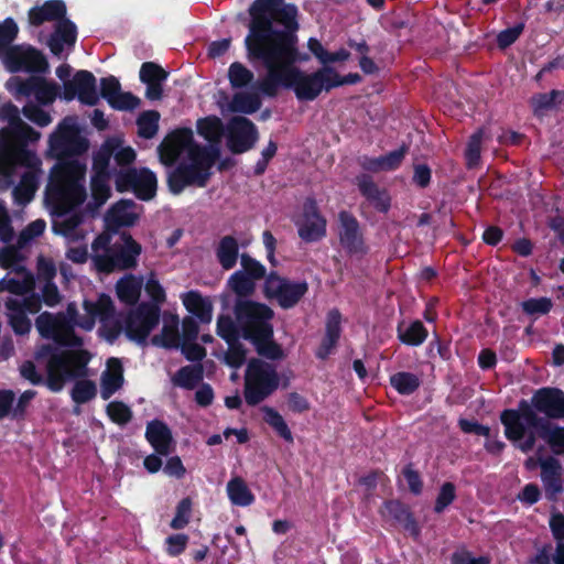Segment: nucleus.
<instances>
[{
  "instance_id": "nucleus-1",
  "label": "nucleus",
  "mask_w": 564,
  "mask_h": 564,
  "mask_svg": "<svg viewBox=\"0 0 564 564\" xmlns=\"http://www.w3.org/2000/svg\"><path fill=\"white\" fill-rule=\"evenodd\" d=\"M251 23L245 40L250 59L262 61L267 75L258 83L260 91L274 97L280 87L291 88L301 101H312L322 91L338 87V73L332 67H323L314 73H305L294 66L308 56L296 50L297 28L294 6L283 0H256L250 7Z\"/></svg>"
},
{
  "instance_id": "nucleus-2",
  "label": "nucleus",
  "mask_w": 564,
  "mask_h": 564,
  "mask_svg": "<svg viewBox=\"0 0 564 564\" xmlns=\"http://www.w3.org/2000/svg\"><path fill=\"white\" fill-rule=\"evenodd\" d=\"M96 319L101 324L99 334L106 340L112 341L119 336L121 325L115 314L112 300L106 294H100L96 300H85L83 313L75 303H70L65 313L54 315L44 312L36 318L35 326L42 337L67 347L59 350L47 344L35 351L36 361L45 366V382L51 391H61L67 379L88 376L93 354L83 348V338L75 334V327L90 332Z\"/></svg>"
},
{
  "instance_id": "nucleus-3",
  "label": "nucleus",
  "mask_w": 564,
  "mask_h": 564,
  "mask_svg": "<svg viewBox=\"0 0 564 564\" xmlns=\"http://www.w3.org/2000/svg\"><path fill=\"white\" fill-rule=\"evenodd\" d=\"M86 198V164L78 159L57 163L50 173L45 200L52 213L58 216L54 220L53 231L64 237L68 245L85 240L90 230L82 213L66 215Z\"/></svg>"
},
{
  "instance_id": "nucleus-4",
  "label": "nucleus",
  "mask_w": 564,
  "mask_h": 564,
  "mask_svg": "<svg viewBox=\"0 0 564 564\" xmlns=\"http://www.w3.org/2000/svg\"><path fill=\"white\" fill-rule=\"evenodd\" d=\"M158 151L161 162L165 165H171L180 155H183L178 166L169 176L172 193L180 194L186 186L206 185L215 162V154L209 149L193 142L192 130L173 131L164 138Z\"/></svg>"
},
{
  "instance_id": "nucleus-5",
  "label": "nucleus",
  "mask_w": 564,
  "mask_h": 564,
  "mask_svg": "<svg viewBox=\"0 0 564 564\" xmlns=\"http://www.w3.org/2000/svg\"><path fill=\"white\" fill-rule=\"evenodd\" d=\"M237 327L246 339L253 343L258 354L270 358L281 359L283 351L272 340L273 328L270 321L273 311L261 303L240 301L236 305Z\"/></svg>"
},
{
  "instance_id": "nucleus-6",
  "label": "nucleus",
  "mask_w": 564,
  "mask_h": 564,
  "mask_svg": "<svg viewBox=\"0 0 564 564\" xmlns=\"http://www.w3.org/2000/svg\"><path fill=\"white\" fill-rule=\"evenodd\" d=\"M65 15L66 7L61 0H48L43 6L34 7L29 11V22L34 26L44 22H54V32L46 42L54 55L72 48L76 42V25Z\"/></svg>"
},
{
  "instance_id": "nucleus-7",
  "label": "nucleus",
  "mask_w": 564,
  "mask_h": 564,
  "mask_svg": "<svg viewBox=\"0 0 564 564\" xmlns=\"http://www.w3.org/2000/svg\"><path fill=\"white\" fill-rule=\"evenodd\" d=\"M111 236L107 232L99 235L91 245V261L101 272L116 269H128L135 265L141 253V246L131 236L122 235V245H111Z\"/></svg>"
},
{
  "instance_id": "nucleus-8",
  "label": "nucleus",
  "mask_w": 564,
  "mask_h": 564,
  "mask_svg": "<svg viewBox=\"0 0 564 564\" xmlns=\"http://www.w3.org/2000/svg\"><path fill=\"white\" fill-rule=\"evenodd\" d=\"M500 419L505 426V435L518 443L522 452H529L534 447L533 429L538 425V416L527 402H521L518 410H505Z\"/></svg>"
},
{
  "instance_id": "nucleus-9",
  "label": "nucleus",
  "mask_w": 564,
  "mask_h": 564,
  "mask_svg": "<svg viewBox=\"0 0 564 564\" xmlns=\"http://www.w3.org/2000/svg\"><path fill=\"white\" fill-rule=\"evenodd\" d=\"M41 165L35 152L18 145L8 129H0V192L12 186V170L15 166Z\"/></svg>"
},
{
  "instance_id": "nucleus-10",
  "label": "nucleus",
  "mask_w": 564,
  "mask_h": 564,
  "mask_svg": "<svg viewBox=\"0 0 564 564\" xmlns=\"http://www.w3.org/2000/svg\"><path fill=\"white\" fill-rule=\"evenodd\" d=\"M279 386V377L273 366L262 360L249 362L245 379V399L256 405L270 395Z\"/></svg>"
},
{
  "instance_id": "nucleus-11",
  "label": "nucleus",
  "mask_w": 564,
  "mask_h": 564,
  "mask_svg": "<svg viewBox=\"0 0 564 564\" xmlns=\"http://www.w3.org/2000/svg\"><path fill=\"white\" fill-rule=\"evenodd\" d=\"M19 249L13 246L0 249V267L11 270L0 280V292L9 291L17 296L28 293L34 286L33 275L24 269Z\"/></svg>"
},
{
  "instance_id": "nucleus-12",
  "label": "nucleus",
  "mask_w": 564,
  "mask_h": 564,
  "mask_svg": "<svg viewBox=\"0 0 564 564\" xmlns=\"http://www.w3.org/2000/svg\"><path fill=\"white\" fill-rule=\"evenodd\" d=\"M115 183L119 192L132 191L142 200L152 199L158 188L156 175L145 167L120 171Z\"/></svg>"
},
{
  "instance_id": "nucleus-13",
  "label": "nucleus",
  "mask_w": 564,
  "mask_h": 564,
  "mask_svg": "<svg viewBox=\"0 0 564 564\" xmlns=\"http://www.w3.org/2000/svg\"><path fill=\"white\" fill-rule=\"evenodd\" d=\"M51 151L56 155L77 154L87 150V140L80 134L75 118H65L50 138Z\"/></svg>"
},
{
  "instance_id": "nucleus-14",
  "label": "nucleus",
  "mask_w": 564,
  "mask_h": 564,
  "mask_svg": "<svg viewBox=\"0 0 564 564\" xmlns=\"http://www.w3.org/2000/svg\"><path fill=\"white\" fill-rule=\"evenodd\" d=\"M307 292L305 282H290L274 273L268 275L264 283V293L275 299L283 308L294 306Z\"/></svg>"
},
{
  "instance_id": "nucleus-15",
  "label": "nucleus",
  "mask_w": 564,
  "mask_h": 564,
  "mask_svg": "<svg viewBox=\"0 0 564 564\" xmlns=\"http://www.w3.org/2000/svg\"><path fill=\"white\" fill-rule=\"evenodd\" d=\"M6 87L17 98L34 95L36 100L42 105L52 104L57 94V88L54 84H50L40 77H30L28 79L13 77L7 82Z\"/></svg>"
},
{
  "instance_id": "nucleus-16",
  "label": "nucleus",
  "mask_w": 564,
  "mask_h": 564,
  "mask_svg": "<svg viewBox=\"0 0 564 564\" xmlns=\"http://www.w3.org/2000/svg\"><path fill=\"white\" fill-rule=\"evenodd\" d=\"M160 310L158 306L143 303L132 311L126 322L127 336L142 343L158 325Z\"/></svg>"
},
{
  "instance_id": "nucleus-17",
  "label": "nucleus",
  "mask_w": 564,
  "mask_h": 564,
  "mask_svg": "<svg viewBox=\"0 0 564 564\" xmlns=\"http://www.w3.org/2000/svg\"><path fill=\"white\" fill-rule=\"evenodd\" d=\"M299 236L305 241H316L326 234V219L319 214L316 202L306 198L301 214L295 219Z\"/></svg>"
},
{
  "instance_id": "nucleus-18",
  "label": "nucleus",
  "mask_w": 564,
  "mask_h": 564,
  "mask_svg": "<svg viewBox=\"0 0 564 564\" xmlns=\"http://www.w3.org/2000/svg\"><path fill=\"white\" fill-rule=\"evenodd\" d=\"M62 98L69 101L77 98L82 104L95 106L99 101L96 78L88 70H79L64 84Z\"/></svg>"
},
{
  "instance_id": "nucleus-19",
  "label": "nucleus",
  "mask_w": 564,
  "mask_h": 564,
  "mask_svg": "<svg viewBox=\"0 0 564 564\" xmlns=\"http://www.w3.org/2000/svg\"><path fill=\"white\" fill-rule=\"evenodd\" d=\"M338 221L337 232L340 247L351 256L366 253L367 247L358 220L351 214L340 212Z\"/></svg>"
},
{
  "instance_id": "nucleus-20",
  "label": "nucleus",
  "mask_w": 564,
  "mask_h": 564,
  "mask_svg": "<svg viewBox=\"0 0 564 564\" xmlns=\"http://www.w3.org/2000/svg\"><path fill=\"white\" fill-rule=\"evenodd\" d=\"M10 72H44L47 63L44 56L35 48L30 46H13L3 57Z\"/></svg>"
},
{
  "instance_id": "nucleus-21",
  "label": "nucleus",
  "mask_w": 564,
  "mask_h": 564,
  "mask_svg": "<svg viewBox=\"0 0 564 564\" xmlns=\"http://www.w3.org/2000/svg\"><path fill=\"white\" fill-rule=\"evenodd\" d=\"M228 148L235 153H242L251 149L257 139L256 126L243 117H235L227 127Z\"/></svg>"
},
{
  "instance_id": "nucleus-22",
  "label": "nucleus",
  "mask_w": 564,
  "mask_h": 564,
  "mask_svg": "<svg viewBox=\"0 0 564 564\" xmlns=\"http://www.w3.org/2000/svg\"><path fill=\"white\" fill-rule=\"evenodd\" d=\"M8 317L13 330L19 335H24L31 329V322L26 313L34 314L40 310V303L35 299L23 300L8 299Z\"/></svg>"
},
{
  "instance_id": "nucleus-23",
  "label": "nucleus",
  "mask_w": 564,
  "mask_h": 564,
  "mask_svg": "<svg viewBox=\"0 0 564 564\" xmlns=\"http://www.w3.org/2000/svg\"><path fill=\"white\" fill-rule=\"evenodd\" d=\"M101 96L109 102V105L119 110H132L139 107L140 99L130 93L121 91L120 83L117 78L110 76L102 78Z\"/></svg>"
},
{
  "instance_id": "nucleus-24",
  "label": "nucleus",
  "mask_w": 564,
  "mask_h": 564,
  "mask_svg": "<svg viewBox=\"0 0 564 564\" xmlns=\"http://www.w3.org/2000/svg\"><path fill=\"white\" fill-rule=\"evenodd\" d=\"M118 164H130L135 159V152L130 147H123L118 138L107 140L95 155L96 166L108 167L111 156Z\"/></svg>"
},
{
  "instance_id": "nucleus-25",
  "label": "nucleus",
  "mask_w": 564,
  "mask_h": 564,
  "mask_svg": "<svg viewBox=\"0 0 564 564\" xmlns=\"http://www.w3.org/2000/svg\"><path fill=\"white\" fill-rule=\"evenodd\" d=\"M532 404L550 417H564V392L558 389H540L533 395Z\"/></svg>"
},
{
  "instance_id": "nucleus-26",
  "label": "nucleus",
  "mask_w": 564,
  "mask_h": 564,
  "mask_svg": "<svg viewBox=\"0 0 564 564\" xmlns=\"http://www.w3.org/2000/svg\"><path fill=\"white\" fill-rule=\"evenodd\" d=\"M142 208L134 202L122 199L116 203L106 214V223L109 227L118 228L132 226L141 215Z\"/></svg>"
},
{
  "instance_id": "nucleus-27",
  "label": "nucleus",
  "mask_w": 564,
  "mask_h": 564,
  "mask_svg": "<svg viewBox=\"0 0 564 564\" xmlns=\"http://www.w3.org/2000/svg\"><path fill=\"white\" fill-rule=\"evenodd\" d=\"M167 73L159 65L148 62L141 66L140 79L147 85L145 97L150 100L162 98V84L166 80Z\"/></svg>"
},
{
  "instance_id": "nucleus-28",
  "label": "nucleus",
  "mask_w": 564,
  "mask_h": 564,
  "mask_svg": "<svg viewBox=\"0 0 564 564\" xmlns=\"http://www.w3.org/2000/svg\"><path fill=\"white\" fill-rule=\"evenodd\" d=\"M357 186L369 204L380 213H387L391 206V197L387 189L380 188L367 175L357 177Z\"/></svg>"
},
{
  "instance_id": "nucleus-29",
  "label": "nucleus",
  "mask_w": 564,
  "mask_h": 564,
  "mask_svg": "<svg viewBox=\"0 0 564 564\" xmlns=\"http://www.w3.org/2000/svg\"><path fill=\"white\" fill-rule=\"evenodd\" d=\"M123 384V368L118 358H109L100 378V395L108 400Z\"/></svg>"
},
{
  "instance_id": "nucleus-30",
  "label": "nucleus",
  "mask_w": 564,
  "mask_h": 564,
  "mask_svg": "<svg viewBox=\"0 0 564 564\" xmlns=\"http://www.w3.org/2000/svg\"><path fill=\"white\" fill-rule=\"evenodd\" d=\"M26 171L21 176L19 184L13 188V199L18 205L29 204L37 189L41 174L40 165L25 166Z\"/></svg>"
},
{
  "instance_id": "nucleus-31",
  "label": "nucleus",
  "mask_w": 564,
  "mask_h": 564,
  "mask_svg": "<svg viewBox=\"0 0 564 564\" xmlns=\"http://www.w3.org/2000/svg\"><path fill=\"white\" fill-rule=\"evenodd\" d=\"M185 308L195 315L202 323H210L213 319V303L208 297L197 291H189L181 295Z\"/></svg>"
},
{
  "instance_id": "nucleus-32",
  "label": "nucleus",
  "mask_w": 564,
  "mask_h": 564,
  "mask_svg": "<svg viewBox=\"0 0 564 564\" xmlns=\"http://www.w3.org/2000/svg\"><path fill=\"white\" fill-rule=\"evenodd\" d=\"M145 437L160 455L171 452L172 434L170 429L161 421L154 420L147 426Z\"/></svg>"
},
{
  "instance_id": "nucleus-33",
  "label": "nucleus",
  "mask_w": 564,
  "mask_h": 564,
  "mask_svg": "<svg viewBox=\"0 0 564 564\" xmlns=\"http://www.w3.org/2000/svg\"><path fill=\"white\" fill-rule=\"evenodd\" d=\"M178 326L180 319L177 315H164L163 328L159 335L152 338L153 345L165 348H178L181 344Z\"/></svg>"
},
{
  "instance_id": "nucleus-34",
  "label": "nucleus",
  "mask_w": 564,
  "mask_h": 564,
  "mask_svg": "<svg viewBox=\"0 0 564 564\" xmlns=\"http://www.w3.org/2000/svg\"><path fill=\"white\" fill-rule=\"evenodd\" d=\"M229 501L234 506L249 507L254 502V495L247 482L239 476L232 477L226 486Z\"/></svg>"
},
{
  "instance_id": "nucleus-35",
  "label": "nucleus",
  "mask_w": 564,
  "mask_h": 564,
  "mask_svg": "<svg viewBox=\"0 0 564 564\" xmlns=\"http://www.w3.org/2000/svg\"><path fill=\"white\" fill-rule=\"evenodd\" d=\"M217 261L224 270H231L238 260L239 245L232 236L223 237L215 250Z\"/></svg>"
},
{
  "instance_id": "nucleus-36",
  "label": "nucleus",
  "mask_w": 564,
  "mask_h": 564,
  "mask_svg": "<svg viewBox=\"0 0 564 564\" xmlns=\"http://www.w3.org/2000/svg\"><path fill=\"white\" fill-rule=\"evenodd\" d=\"M107 169L108 167L101 169L96 166V160L94 159V175L90 182V191L97 206L105 204L110 197L111 189Z\"/></svg>"
},
{
  "instance_id": "nucleus-37",
  "label": "nucleus",
  "mask_w": 564,
  "mask_h": 564,
  "mask_svg": "<svg viewBox=\"0 0 564 564\" xmlns=\"http://www.w3.org/2000/svg\"><path fill=\"white\" fill-rule=\"evenodd\" d=\"M340 336V314L332 311L327 315L326 334L317 351L318 358H326L330 350L335 347Z\"/></svg>"
},
{
  "instance_id": "nucleus-38",
  "label": "nucleus",
  "mask_w": 564,
  "mask_h": 564,
  "mask_svg": "<svg viewBox=\"0 0 564 564\" xmlns=\"http://www.w3.org/2000/svg\"><path fill=\"white\" fill-rule=\"evenodd\" d=\"M541 477L545 489L551 495H556L562 491L561 482V465L555 458H545L540 462Z\"/></svg>"
},
{
  "instance_id": "nucleus-39",
  "label": "nucleus",
  "mask_w": 564,
  "mask_h": 564,
  "mask_svg": "<svg viewBox=\"0 0 564 564\" xmlns=\"http://www.w3.org/2000/svg\"><path fill=\"white\" fill-rule=\"evenodd\" d=\"M404 158V150H395L380 158L366 159L364 167L370 172H383L395 170Z\"/></svg>"
},
{
  "instance_id": "nucleus-40",
  "label": "nucleus",
  "mask_w": 564,
  "mask_h": 564,
  "mask_svg": "<svg viewBox=\"0 0 564 564\" xmlns=\"http://www.w3.org/2000/svg\"><path fill=\"white\" fill-rule=\"evenodd\" d=\"M142 280L134 275H126L117 282V295L121 302L127 304L135 303L141 293Z\"/></svg>"
},
{
  "instance_id": "nucleus-41",
  "label": "nucleus",
  "mask_w": 564,
  "mask_h": 564,
  "mask_svg": "<svg viewBox=\"0 0 564 564\" xmlns=\"http://www.w3.org/2000/svg\"><path fill=\"white\" fill-rule=\"evenodd\" d=\"M203 379V367L200 365L182 367L172 378L174 386L183 389H194Z\"/></svg>"
},
{
  "instance_id": "nucleus-42",
  "label": "nucleus",
  "mask_w": 564,
  "mask_h": 564,
  "mask_svg": "<svg viewBox=\"0 0 564 564\" xmlns=\"http://www.w3.org/2000/svg\"><path fill=\"white\" fill-rule=\"evenodd\" d=\"M398 334L402 343L411 346L421 345L427 337V330L420 321L409 325H400Z\"/></svg>"
},
{
  "instance_id": "nucleus-43",
  "label": "nucleus",
  "mask_w": 564,
  "mask_h": 564,
  "mask_svg": "<svg viewBox=\"0 0 564 564\" xmlns=\"http://www.w3.org/2000/svg\"><path fill=\"white\" fill-rule=\"evenodd\" d=\"M261 106V100L256 93H237L230 101V109L235 112L253 113Z\"/></svg>"
},
{
  "instance_id": "nucleus-44",
  "label": "nucleus",
  "mask_w": 564,
  "mask_h": 564,
  "mask_svg": "<svg viewBox=\"0 0 564 564\" xmlns=\"http://www.w3.org/2000/svg\"><path fill=\"white\" fill-rule=\"evenodd\" d=\"M227 286L238 296L245 297L253 293L256 281H253L246 272L236 271L228 281Z\"/></svg>"
},
{
  "instance_id": "nucleus-45",
  "label": "nucleus",
  "mask_w": 564,
  "mask_h": 564,
  "mask_svg": "<svg viewBox=\"0 0 564 564\" xmlns=\"http://www.w3.org/2000/svg\"><path fill=\"white\" fill-rule=\"evenodd\" d=\"M390 383L400 394H411L420 387L421 379L415 373L400 371L390 377Z\"/></svg>"
},
{
  "instance_id": "nucleus-46",
  "label": "nucleus",
  "mask_w": 564,
  "mask_h": 564,
  "mask_svg": "<svg viewBox=\"0 0 564 564\" xmlns=\"http://www.w3.org/2000/svg\"><path fill=\"white\" fill-rule=\"evenodd\" d=\"M160 113L155 110H148L142 112L138 120L139 135L145 139L153 138L159 129Z\"/></svg>"
},
{
  "instance_id": "nucleus-47",
  "label": "nucleus",
  "mask_w": 564,
  "mask_h": 564,
  "mask_svg": "<svg viewBox=\"0 0 564 564\" xmlns=\"http://www.w3.org/2000/svg\"><path fill=\"white\" fill-rule=\"evenodd\" d=\"M261 411L264 414V421L274 429L281 437H283L288 442L293 441L292 433L290 429L288 427V424L285 423L282 415L276 412L274 409L269 406H263Z\"/></svg>"
},
{
  "instance_id": "nucleus-48",
  "label": "nucleus",
  "mask_w": 564,
  "mask_h": 564,
  "mask_svg": "<svg viewBox=\"0 0 564 564\" xmlns=\"http://www.w3.org/2000/svg\"><path fill=\"white\" fill-rule=\"evenodd\" d=\"M197 130L208 141L217 142L220 140L224 128L219 118L208 117L198 121Z\"/></svg>"
},
{
  "instance_id": "nucleus-49",
  "label": "nucleus",
  "mask_w": 564,
  "mask_h": 564,
  "mask_svg": "<svg viewBox=\"0 0 564 564\" xmlns=\"http://www.w3.org/2000/svg\"><path fill=\"white\" fill-rule=\"evenodd\" d=\"M253 77V73L239 62L232 63L228 68V79L232 88L247 86Z\"/></svg>"
},
{
  "instance_id": "nucleus-50",
  "label": "nucleus",
  "mask_w": 564,
  "mask_h": 564,
  "mask_svg": "<svg viewBox=\"0 0 564 564\" xmlns=\"http://www.w3.org/2000/svg\"><path fill=\"white\" fill-rule=\"evenodd\" d=\"M522 311L534 318L547 314L553 307L552 300L549 297L528 299L521 302Z\"/></svg>"
},
{
  "instance_id": "nucleus-51",
  "label": "nucleus",
  "mask_w": 564,
  "mask_h": 564,
  "mask_svg": "<svg viewBox=\"0 0 564 564\" xmlns=\"http://www.w3.org/2000/svg\"><path fill=\"white\" fill-rule=\"evenodd\" d=\"M18 32L17 23L10 18L0 24V56L4 57L8 51L11 50L10 45L17 37Z\"/></svg>"
},
{
  "instance_id": "nucleus-52",
  "label": "nucleus",
  "mask_w": 564,
  "mask_h": 564,
  "mask_svg": "<svg viewBox=\"0 0 564 564\" xmlns=\"http://www.w3.org/2000/svg\"><path fill=\"white\" fill-rule=\"evenodd\" d=\"M97 392L95 382L90 380H79L72 390V399L74 402L82 404L91 400Z\"/></svg>"
},
{
  "instance_id": "nucleus-53",
  "label": "nucleus",
  "mask_w": 564,
  "mask_h": 564,
  "mask_svg": "<svg viewBox=\"0 0 564 564\" xmlns=\"http://www.w3.org/2000/svg\"><path fill=\"white\" fill-rule=\"evenodd\" d=\"M46 228V224L43 219H36L29 224L25 229L19 236L18 245L19 248H23L29 245L33 239L40 237Z\"/></svg>"
},
{
  "instance_id": "nucleus-54",
  "label": "nucleus",
  "mask_w": 564,
  "mask_h": 564,
  "mask_svg": "<svg viewBox=\"0 0 564 564\" xmlns=\"http://www.w3.org/2000/svg\"><path fill=\"white\" fill-rule=\"evenodd\" d=\"M240 265L239 271L246 272L253 281L262 279L265 274V268L247 253L240 256Z\"/></svg>"
},
{
  "instance_id": "nucleus-55",
  "label": "nucleus",
  "mask_w": 564,
  "mask_h": 564,
  "mask_svg": "<svg viewBox=\"0 0 564 564\" xmlns=\"http://www.w3.org/2000/svg\"><path fill=\"white\" fill-rule=\"evenodd\" d=\"M191 512L192 502L188 498H184L176 507V513L171 521V528L174 530H181L185 528L189 522Z\"/></svg>"
},
{
  "instance_id": "nucleus-56",
  "label": "nucleus",
  "mask_w": 564,
  "mask_h": 564,
  "mask_svg": "<svg viewBox=\"0 0 564 564\" xmlns=\"http://www.w3.org/2000/svg\"><path fill=\"white\" fill-rule=\"evenodd\" d=\"M482 141V132L478 131L470 137L466 149V161L469 167L478 164L480 159V148Z\"/></svg>"
},
{
  "instance_id": "nucleus-57",
  "label": "nucleus",
  "mask_w": 564,
  "mask_h": 564,
  "mask_svg": "<svg viewBox=\"0 0 564 564\" xmlns=\"http://www.w3.org/2000/svg\"><path fill=\"white\" fill-rule=\"evenodd\" d=\"M22 113L40 127H46L52 121L51 116L47 112L31 102L23 107Z\"/></svg>"
},
{
  "instance_id": "nucleus-58",
  "label": "nucleus",
  "mask_w": 564,
  "mask_h": 564,
  "mask_svg": "<svg viewBox=\"0 0 564 564\" xmlns=\"http://www.w3.org/2000/svg\"><path fill=\"white\" fill-rule=\"evenodd\" d=\"M237 327L228 315H221L217 319V334L228 344L236 341Z\"/></svg>"
},
{
  "instance_id": "nucleus-59",
  "label": "nucleus",
  "mask_w": 564,
  "mask_h": 564,
  "mask_svg": "<svg viewBox=\"0 0 564 564\" xmlns=\"http://www.w3.org/2000/svg\"><path fill=\"white\" fill-rule=\"evenodd\" d=\"M107 413L118 424H124L131 419L130 409L122 402H110L107 406Z\"/></svg>"
},
{
  "instance_id": "nucleus-60",
  "label": "nucleus",
  "mask_w": 564,
  "mask_h": 564,
  "mask_svg": "<svg viewBox=\"0 0 564 564\" xmlns=\"http://www.w3.org/2000/svg\"><path fill=\"white\" fill-rule=\"evenodd\" d=\"M455 499V486L452 482H445L440 490L435 502V511L442 512Z\"/></svg>"
},
{
  "instance_id": "nucleus-61",
  "label": "nucleus",
  "mask_w": 564,
  "mask_h": 564,
  "mask_svg": "<svg viewBox=\"0 0 564 564\" xmlns=\"http://www.w3.org/2000/svg\"><path fill=\"white\" fill-rule=\"evenodd\" d=\"M228 345L229 348L225 356L226 362L234 368H238L245 362L246 351L241 345L236 341H231Z\"/></svg>"
},
{
  "instance_id": "nucleus-62",
  "label": "nucleus",
  "mask_w": 564,
  "mask_h": 564,
  "mask_svg": "<svg viewBox=\"0 0 564 564\" xmlns=\"http://www.w3.org/2000/svg\"><path fill=\"white\" fill-rule=\"evenodd\" d=\"M145 292L156 303L165 301V291L153 273L149 275L145 282Z\"/></svg>"
},
{
  "instance_id": "nucleus-63",
  "label": "nucleus",
  "mask_w": 564,
  "mask_h": 564,
  "mask_svg": "<svg viewBox=\"0 0 564 564\" xmlns=\"http://www.w3.org/2000/svg\"><path fill=\"white\" fill-rule=\"evenodd\" d=\"M181 350L186 359L192 361H199L205 358L206 350L194 341H181Z\"/></svg>"
},
{
  "instance_id": "nucleus-64",
  "label": "nucleus",
  "mask_w": 564,
  "mask_h": 564,
  "mask_svg": "<svg viewBox=\"0 0 564 564\" xmlns=\"http://www.w3.org/2000/svg\"><path fill=\"white\" fill-rule=\"evenodd\" d=\"M544 438L551 445L554 453H564V429H551L545 432Z\"/></svg>"
}]
</instances>
